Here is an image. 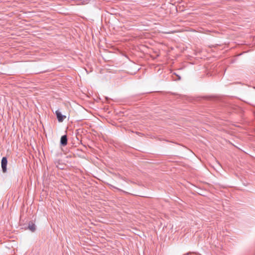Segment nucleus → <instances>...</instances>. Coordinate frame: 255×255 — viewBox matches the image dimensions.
Instances as JSON below:
<instances>
[{
	"mask_svg": "<svg viewBox=\"0 0 255 255\" xmlns=\"http://www.w3.org/2000/svg\"><path fill=\"white\" fill-rule=\"evenodd\" d=\"M1 168L3 172L5 173L6 171V166L7 163V160L6 157H3L1 159Z\"/></svg>",
	"mask_w": 255,
	"mask_h": 255,
	"instance_id": "f257e3e1",
	"label": "nucleus"
},
{
	"mask_svg": "<svg viewBox=\"0 0 255 255\" xmlns=\"http://www.w3.org/2000/svg\"><path fill=\"white\" fill-rule=\"evenodd\" d=\"M55 113H56V115L57 116V118L58 121L60 122H63V120L66 118V116L62 115V114L61 113V112L58 110H57L55 112Z\"/></svg>",
	"mask_w": 255,
	"mask_h": 255,
	"instance_id": "f03ea898",
	"label": "nucleus"
},
{
	"mask_svg": "<svg viewBox=\"0 0 255 255\" xmlns=\"http://www.w3.org/2000/svg\"><path fill=\"white\" fill-rule=\"evenodd\" d=\"M60 143L64 146L67 144V138L66 135L62 136L60 140Z\"/></svg>",
	"mask_w": 255,
	"mask_h": 255,
	"instance_id": "7ed1b4c3",
	"label": "nucleus"
},
{
	"mask_svg": "<svg viewBox=\"0 0 255 255\" xmlns=\"http://www.w3.org/2000/svg\"><path fill=\"white\" fill-rule=\"evenodd\" d=\"M28 229L32 232L35 230V225L33 223H30L28 225Z\"/></svg>",
	"mask_w": 255,
	"mask_h": 255,
	"instance_id": "20e7f679",
	"label": "nucleus"
}]
</instances>
